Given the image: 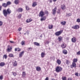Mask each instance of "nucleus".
Returning a JSON list of instances; mask_svg holds the SVG:
<instances>
[{
	"mask_svg": "<svg viewBox=\"0 0 80 80\" xmlns=\"http://www.w3.org/2000/svg\"><path fill=\"white\" fill-rule=\"evenodd\" d=\"M2 12L4 16L6 17L8 14H10L11 13V10L10 9L8 8L7 10L6 9L3 10Z\"/></svg>",
	"mask_w": 80,
	"mask_h": 80,
	"instance_id": "obj_1",
	"label": "nucleus"
},
{
	"mask_svg": "<svg viewBox=\"0 0 80 80\" xmlns=\"http://www.w3.org/2000/svg\"><path fill=\"white\" fill-rule=\"evenodd\" d=\"M62 70V68L58 66L56 68V72H60Z\"/></svg>",
	"mask_w": 80,
	"mask_h": 80,
	"instance_id": "obj_2",
	"label": "nucleus"
},
{
	"mask_svg": "<svg viewBox=\"0 0 80 80\" xmlns=\"http://www.w3.org/2000/svg\"><path fill=\"white\" fill-rule=\"evenodd\" d=\"M62 32L63 31H60L58 32H56L55 33V35L56 36H59V35H60L61 33H62Z\"/></svg>",
	"mask_w": 80,
	"mask_h": 80,
	"instance_id": "obj_3",
	"label": "nucleus"
},
{
	"mask_svg": "<svg viewBox=\"0 0 80 80\" xmlns=\"http://www.w3.org/2000/svg\"><path fill=\"white\" fill-rule=\"evenodd\" d=\"M44 15V12L42 10L41 11L39 14V17H43V16Z\"/></svg>",
	"mask_w": 80,
	"mask_h": 80,
	"instance_id": "obj_4",
	"label": "nucleus"
},
{
	"mask_svg": "<svg viewBox=\"0 0 80 80\" xmlns=\"http://www.w3.org/2000/svg\"><path fill=\"white\" fill-rule=\"evenodd\" d=\"M56 11H57V7H55V8L52 10V14L54 15H55L56 13Z\"/></svg>",
	"mask_w": 80,
	"mask_h": 80,
	"instance_id": "obj_5",
	"label": "nucleus"
},
{
	"mask_svg": "<svg viewBox=\"0 0 80 80\" xmlns=\"http://www.w3.org/2000/svg\"><path fill=\"white\" fill-rule=\"evenodd\" d=\"M72 28H74V29H77L79 28V26H78V25H76L72 27Z\"/></svg>",
	"mask_w": 80,
	"mask_h": 80,
	"instance_id": "obj_6",
	"label": "nucleus"
},
{
	"mask_svg": "<svg viewBox=\"0 0 80 80\" xmlns=\"http://www.w3.org/2000/svg\"><path fill=\"white\" fill-rule=\"evenodd\" d=\"M12 64L14 67H16L17 65V62L16 61H14L12 62Z\"/></svg>",
	"mask_w": 80,
	"mask_h": 80,
	"instance_id": "obj_7",
	"label": "nucleus"
},
{
	"mask_svg": "<svg viewBox=\"0 0 80 80\" xmlns=\"http://www.w3.org/2000/svg\"><path fill=\"white\" fill-rule=\"evenodd\" d=\"M24 51H22L21 52H20L19 54V57H22V56L24 54Z\"/></svg>",
	"mask_w": 80,
	"mask_h": 80,
	"instance_id": "obj_8",
	"label": "nucleus"
},
{
	"mask_svg": "<svg viewBox=\"0 0 80 80\" xmlns=\"http://www.w3.org/2000/svg\"><path fill=\"white\" fill-rule=\"evenodd\" d=\"M32 19L30 18V19H27L26 22L27 23H29L32 22Z\"/></svg>",
	"mask_w": 80,
	"mask_h": 80,
	"instance_id": "obj_9",
	"label": "nucleus"
},
{
	"mask_svg": "<svg viewBox=\"0 0 80 80\" xmlns=\"http://www.w3.org/2000/svg\"><path fill=\"white\" fill-rule=\"evenodd\" d=\"M76 38H72V42H73V43H75L76 42Z\"/></svg>",
	"mask_w": 80,
	"mask_h": 80,
	"instance_id": "obj_10",
	"label": "nucleus"
},
{
	"mask_svg": "<svg viewBox=\"0 0 80 80\" xmlns=\"http://www.w3.org/2000/svg\"><path fill=\"white\" fill-rule=\"evenodd\" d=\"M45 20H46V17H45V16H44L43 18H41L40 20L41 22H42V21H45Z\"/></svg>",
	"mask_w": 80,
	"mask_h": 80,
	"instance_id": "obj_11",
	"label": "nucleus"
},
{
	"mask_svg": "<svg viewBox=\"0 0 80 80\" xmlns=\"http://www.w3.org/2000/svg\"><path fill=\"white\" fill-rule=\"evenodd\" d=\"M45 54L43 52H42L41 54V58H44L45 57Z\"/></svg>",
	"mask_w": 80,
	"mask_h": 80,
	"instance_id": "obj_12",
	"label": "nucleus"
},
{
	"mask_svg": "<svg viewBox=\"0 0 80 80\" xmlns=\"http://www.w3.org/2000/svg\"><path fill=\"white\" fill-rule=\"evenodd\" d=\"M37 71H40L41 68L39 66H37L36 68Z\"/></svg>",
	"mask_w": 80,
	"mask_h": 80,
	"instance_id": "obj_13",
	"label": "nucleus"
},
{
	"mask_svg": "<svg viewBox=\"0 0 80 80\" xmlns=\"http://www.w3.org/2000/svg\"><path fill=\"white\" fill-rule=\"evenodd\" d=\"M37 5V3L36 2H33L32 3V6L33 7H35Z\"/></svg>",
	"mask_w": 80,
	"mask_h": 80,
	"instance_id": "obj_14",
	"label": "nucleus"
},
{
	"mask_svg": "<svg viewBox=\"0 0 80 80\" xmlns=\"http://www.w3.org/2000/svg\"><path fill=\"white\" fill-rule=\"evenodd\" d=\"M61 8L62 9V10H65V8H66V7H65V6L64 5H62L61 6Z\"/></svg>",
	"mask_w": 80,
	"mask_h": 80,
	"instance_id": "obj_15",
	"label": "nucleus"
},
{
	"mask_svg": "<svg viewBox=\"0 0 80 80\" xmlns=\"http://www.w3.org/2000/svg\"><path fill=\"white\" fill-rule=\"evenodd\" d=\"M17 11L19 12H22L23 11V9L22 8H19L18 9Z\"/></svg>",
	"mask_w": 80,
	"mask_h": 80,
	"instance_id": "obj_16",
	"label": "nucleus"
},
{
	"mask_svg": "<svg viewBox=\"0 0 80 80\" xmlns=\"http://www.w3.org/2000/svg\"><path fill=\"white\" fill-rule=\"evenodd\" d=\"M71 68H73V67H76V64L75 63V62H73L72 63V67L71 66Z\"/></svg>",
	"mask_w": 80,
	"mask_h": 80,
	"instance_id": "obj_17",
	"label": "nucleus"
},
{
	"mask_svg": "<svg viewBox=\"0 0 80 80\" xmlns=\"http://www.w3.org/2000/svg\"><path fill=\"white\" fill-rule=\"evenodd\" d=\"M61 24L62 25H65V24H66V22L65 21L61 22Z\"/></svg>",
	"mask_w": 80,
	"mask_h": 80,
	"instance_id": "obj_18",
	"label": "nucleus"
},
{
	"mask_svg": "<svg viewBox=\"0 0 80 80\" xmlns=\"http://www.w3.org/2000/svg\"><path fill=\"white\" fill-rule=\"evenodd\" d=\"M2 7H8L7 4H6L5 3H2Z\"/></svg>",
	"mask_w": 80,
	"mask_h": 80,
	"instance_id": "obj_19",
	"label": "nucleus"
},
{
	"mask_svg": "<svg viewBox=\"0 0 80 80\" xmlns=\"http://www.w3.org/2000/svg\"><path fill=\"white\" fill-rule=\"evenodd\" d=\"M19 3V0H15L14 1V3L16 5H17Z\"/></svg>",
	"mask_w": 80,
	"mask_h": 80,
	"instance_id": "obj_20",
	"label": "nucleus"
},
{
	"mask_svg": "<svg viewBox=\"0 0 80 80\" xmlns=\"http://www.w3.org/2000/svg\"><path fill=\"white\" fill-rule=\"evenodd\" d=\"M5 65V64L4 62H1L0 63V66L1 67H3Z\"/></svg>",
	"mask_w": 80,
	"mask_h": 80,
	"instance_id": "obj_21",
	"label": "nucleus"
},
{
	"mask_svg": "<svg viewBox=\"0 0 80 80\" xmlns=\"http://www.w3.org/2000/svg\"><path fill=\"white\" fill-rule=\"evenodd\" d=\"M12 47H10V48H8L7 49V51L8 52H10L11 51V50H12Z\"/></svg>",
	"mask_w": 80,
	"mask_h": 80,
	"instance_id": "obj_22",
	"label": "nucleus"
},
{
	"mask_svg": "<svg viewBox=\"0 0 80 80\" xmlns=\"http://www.w3.org/2000/svg\"><path fill=\"white\" fill-rule=\"evenodd\" d=\"M57 62L58 63V65H60L61 64V61L59 59H58L57 60Z\"/></svg>",
	"mask_w": 80,
	"mask_h": 80,
	"instance_id": "obj_23",
	"label": "nucleus"
},
{
	"mask_svg": "<svg viewBox=\"0 0 80 80\" xmlns=\"http://www.w3.org/2000/svg\"><path fill=\"white\" fill-rule=\"evenodd\" d=\"M26 75V73H25V72H22V77H24V78L25 77V75Z\"/></svg>",
	"mask_w": 80,
	"mask_h": 80,
	"instance_id": "obj_24",
	"label": "nucleus"
},
{
	"mask_svg": "<svg viewBox=\"0 0 80 80\" xmlns=\"http://www.w3.org/2000/svg\"><path fill=\"white\" fill-rule=\"evenodd\" d=\"M58 41L59 42H60L62 41V38L61 36H59L58 37Z\"/></svg>",
	"mask_w": 80,
	"mask_h": 80,
	"instance_id": "obj_25",
	"label": "nucleus"
},
{
	"mask_svg": "<svg viewBox=\"0 0 80 80\" xmlns=\"http://www.w3.org/2000/svg\"><path fill=\"white\" fill-rule=\"evenodd\" d=\"M63 53H64V54L66 55V54H67V50H64L63 51Z\"/></svg>",
	"mask_w": 80,
	"mask_h": 80,
	"instance_id": "obj_26",
	"label": "nucleus"
},
{
	"mask_svg": "<svg viewBox=\"0 0 80 80\" xmlns=\"http://www.w3.org/2000/svg\"><path fill=\"white\" fill-rule=\"evenodd\" d=\"M53 28V25H49L48 26V28L49 29H52V28Z\"/></svg>",
	"mask_w": 80,
	"mask_h": 80,
	"instance_id": "obj_27",
	"label": "nucleus"
},
{
	"mask_svg": "<svg viewBox=\"0 0 80 80\" xmlns=\"http://www.w3.org/2000/svg\"><path fill=\"white\" fill-rule=\"evenodd\" d=\"M35 45H36V46H40V44L37 42H34V43Z\"/></svg>",
	"mask_w": 80,
	"mask_h": 80,
	"instance_id": "obj_28",
	"label": "nucleus"
},
{
	"mask_svg": "<svg viewBox=\"0 0 80 80\" xmlns=\"http://www.w3.org/2000/svg\"><path fill=\"white\" fill-rule=\"evenodd\" d=\"M61 47H62V48H65L66 47V46L65 45H64V44H62L61 46Z\"/></svg>",
	"mask_w": 80,
	"mask_h": 80,
	"instance_id": "obj_29",
	"label": "nucleus"
},
{
	"mask_svg": "<svg viewBox=\"0 0 80 80\" xmlns=\"http://www.w3.org/2000/svg\"><path fill=\"white\" fill-rule=\"evenodd\" d=\"M21 44L22 45H25V41H22L21 42Z\"/></svg>",
	"mask_w": 80,
	"mask_h": 80,
	"instance_id": "obj_30",
	"label": "nucleus"
},
{
	"mask_svg": "<svg viewBox=\"0 0 80 80\" xmlns=\"http://www.w3.org/2000/svg\"><path fill=\"white\" fill-rule=\"evenodd\" d=\"M9 57H13V54H10L9 55Z\"/></svg>",
	"mask_w": 80,
	"mask_h": 80,
	"instance_id": "obj_31",
	"label": "nucleus"
},
{
	"mask_svg": "<svg viewBox=\"0 0 80 80\" xmlns=\"http://www.w3.org/2000/svg\"><path fill=\"white\" fill-rule=\"evenodd\" d=\"M7 5H11V2H10V1H8L7 2Z\"/></svg>",
	"mask_w": 80,
	"mask_h": 80,
	"instance_id": "obj_32",
	"label": "nucleus"
},
{
	"mask_svg": "<svg viewBox=\"0 0 80 80\" xmlns=\"http://www.w3.org/2000/svg\"><path fill=\"white\" fill-rule=\"evenodd\" d=\"M77 62V59H74L73 60V62H74V63H75V62Z\"/></svg>",
	"mask_w": 80,
	"mask_h": 80,
	"instance_id": "obj_33",
	"label": "nucleus"
},
{
	"mask_svg": "<svg viewBox=\"0 0 80 80\" xmlns=\"http://www.w3.org/2000/svg\"><path fill=\"white\" fill-rule=\"evenodd\" d=\"M5 58V59H7V56L5 54L3 57V58Z\"/></svg>",
	"mask_w": 80,
	"mask_h": 80,
	"instance_id": "obj_34",
	"label": "nucleus"
},
{
	"mask_svg": "<svg viewBox=\"0 0 80 80\" xmlns=\"http://www.w3.org/2000/svg\"><path fill=\"white\" fill-rule=\"evenodd\" d=\"M22 17V15L21 14H19L18 16V18L19 19H20V18H21V17Z\"/></svg>",
	"mask_w": 80,
	"mask_h": 80,
	"instance_id": "obj_35",
	"label": "nucleus"
},
{
	"mask_svg": "<svg viewBox=\"0 0 80 80\" xmlns=\"http://www.w3.org/2000/svg\"><path fill=\"white\" fill-rule=\"evenodd\" d=\"M62 80H66V77H62Z\"/></svg>",
	"mask_w": 80,
	"mask_h": 80,
	"instance_id": "obj_36",
	"label": "nucleus"
},
{
	"mask_svg": "<svg viewBox=\"0 0 80 80\" xmlns=\"http://www.w3.org/2000/svg\"><path fill=\"white\" fill-rule=\"evenodd\" d=\"M3 77L2 76H0V80H3Z\"/></svg>",
	"mask_w": 80,
	"mask_h": 80,
	"instance_id": "obj_37",
	"label": "nucleus"
},
{
	"mask_svg": "<svg viewBox=\"0 0 80 80\" xmlns=\"http://www.w3.org/2000/svg\"><path fill=\"white\" fill-rule=\"evenodd\" d=\"M77 22H78V23H80V19H78L77 20Z\"/></svg>",
	"mask_w": 80,
	"mask_h": 80,
	"instance_id": "obj_38",
	"label": "nucleus"
},
{
	"mask_svg": "<svg viewBox=\"0 0 80 80\" xmlns=\"http://www.w3.org/2000/svg\"><path fill=\"white\" fill-rule=\"evenodd\" d=\"M12 73L14 76H16V75H17V73H16V72H12Z\"/></svg>",
	"mask_w": 80,
	"mask_h": 80,
	"instance_id": "obj_39",
	"label": "nucleus"
},
{
	"mask_svg": "<svg viewBox=\"0 0 80 80\" xmlns=\"http://www.w3.org/2000/svg\"><path fill=\"white\" fill-rule=\"evenodd\" d=\"M32 49L31 48H28V51H30V50H32Z\"/></svg>",
	"mask_w": 80,
	"mask_h": 80,
	"instance_id": "obj_40",
	"label": "nucleus"
},
{
	"mask_svg": "<svg viewBox=\"0 0 80 80\" xmlns=\"http://www.w3.org/2000/svg\"><path fill=\"white\" fill-rule=\"evenodd\" d=\"M77 54L78 55H80V51H79L78 52H77Z\"/></svg>",
	"mask_w": 80,
	"mask_h": 80,
	"instance_id": "obj_41",
	"label": "nucleus"
},
{
	"mask_svg": "<svg viewBox=\"0 0 80 80\" xmlns=\"http://www.w3.org/2000/svg\"><path fill=\"white\" fill-rule=\"evenodd\" d=\"M9 42H10L11 43H15V42L13 41H10Z\"/></svg>",
	"mask_w": 80,
	"mask_h": 80,
	"instance_id": "obj_42",
	"label": "nucleus"
},
{
	"mask_svg": "<svg viewBox=\"0 0 80 80\" xmlns=\"http://www.w3.org/2000/svg\"><path fill=\"white\" fill-rule=\"evenodd\" d=\"M3 24V22L2 21H0V26H2Z\"/></svg>",
	"mask_w": 80,
	"mask_h": 80,
	"instance_id": "obj_43",
	"label": "nucleus"
},
{
	"mask_svg": "<svg viewBox=\"0 0 80 80\" xmlns=\"http://www.w3.org/2000/svg\"><path fill=\"white\" fill-rule=\"evenodd\" d=\"M50 42L49 41H46V43H45V44H49Z\"/></svg>",
	"mask_w": 80,
	"mask_h": 80,
	"instance_id": "obj_44",
	"label": "nucleus"
},
{
	"mask_svg": "<svg viewBox=\"0 0 80 80\" xmlns=\"http://www.w3.org/2000/svg\"><path fill=\"white\" fill-rule=\"evenodd\" d=\"M26 10H29V8H28V6H26Z\"/></svg>",
	"mask_w": 80,
	"mask_h": 80,
	"instance_id": "obj_45",
	"label": "nucleus"
},
{
	"mask_svg": "<svg viewBox=\"0 0 80 80\" xmlns=\"http://www.w3.org/2000/svg\"><path fill=\"white\" fill-rule=\"evenodd\" d=\"M45 13H46V14H48V11H45Z\"/></svg>",
	"mask_w": 80,
	"mask_h": 80,
	"instance_id": "obj_46",
	"label": "nucleus"
},
{
	"mask_svg": "<svg viewBox=\"0 0 80 80\" xmlns=\"http://www.w3.org/2000/svg\"><path fill=\"white\" fill-rule=\"evenodd\" d=\"M22 30V28H19L18 29V30L19 31V32H20L21 30Z\"/></svg>",
	"mask_w": 80,
	"mask_h": 80,
	"instance_id": "obj_47",
	"label": "nucleus"
},
{
	"mask_svg": "<svg viewBox=\"0 0 80 80\" xmlns=\"http://www.w3.org/2000/svg\"><path fill=\"white\" fill-rule=\"evenodd\" d=\"M57 13H60V10L58 9V11H57Z\"/></svg>",
	"mask_w": 80,
	"mask_h": 80,
	"instance_id": "obj_48",
	"label": "nucleus"
},
{
	"mask_svg": "<svg viewBox=\"0 0 80 80\" xmlns=\"http://www.w3.org/2000/svg\"><path fill=\"white\" fill-rule=\"evenodd\" d=\"M18 49H19V48H16L15 49V50L16 52L17 50L18 51Z\"/></svg>",
	"mask_w": 80,
	"mask_h": 80,
	"instance_id": "obj_49",
	"label": "nucleus"
},
{
	"mask_svg": "<svg viewBox=\"0 0 80 80\" xmlns=\"http://www.w3.org/2000/svg\"><path fill=\"white\" fill-rule=\"evenodd\" d=\"M68 80H72V79L71 78H68Z\"/></svg>",
	"mask_w": 80,
	"mask_h": 80,
	"instance_id": "obj_50",
	"label": "nucleus"
},
{
	"mask_svg": "<svg viewBox=\"0 0 80 80\" xmlns=\"http://www.w3.org/2000/svg\"><path fill=\"white\" fill-rule=\"evenodd\" d=\"M68 16H69V17H70V16H71V15H72V13H69L68 14Z\"/></svg>",
	"mask_w": 80,
	"mask_h": 80,
	"instance_id": "obj_51",
	"label": "nucleus"
},
{
	"mask_svg": "<svg viewBox=\"0 0 80 80\" xmlns=\"http://www.w3.org/2000/svg\"><path fill=\"white\" fill-rule=\"evenodd\" d=\"M75 75L76 76H78V73H76L75 74Z\"/></svg>",
	"mask_w": 80,
	"mask_h": 80,
	"instance_id": "obj_52",
	"label": "nucleus"
},
{
	"mask_svg": "<svg viewBox=\"0 0 80 80\" xmlns=\"http://www.w3.org/2000/svg\"><path fill=\"white\" fill-rule=\"evenodd\" d=\"M20 51H21V49H20L19 48V49H18V52H20Z\"/></svg>",
	"mask_w": 80,
	"mask_h": 80,
	"instance_id": "obj_53",
	"label": "nucleus"
},
{
	"mask_svg": "<svg viewBox=\"0 0 80 80\" xmlns=\"http://www.w3.org/2000/svg\"><path fill=\"white\" fill-rule=\"evenodd\" d=\"M66 63L67 64H69V63H68V60L66 61Z\"/></svg>",
	"mask_w": 80,
	"mask_h": 80,
	"instance_id": "obj_54",
	"label": "nucleus"
},
{
	"mask_svg": "<svg viewBox=\"0 0 80 80\" xmlns=\"http://www.w3.org/2000/svg\"><path fill=\"white\" fill-rule=\"evenodd\" d=\"M45 80H48V77H47L45 79Z\"/></svg>",
	"mask_w": 80,
	"mask_h": 80,
	"instance_id": "obj_55",
	"label": "nucleus"
},
{
	"mask_svg": "<svg viewBox=\"0 0 80 80\" xmlns=\"http://www.w3.org/2000/svg\"><path fill=\"white\" fill-rule=\"evenodd\" d=\"M27 33L28 35V34H29V31H27Z\"/></svg>",
	"mask_w": 80,
	"mask_h": 80,
	"instance_id": "obj_56",
	"label": "nucleus"
},
{
	"mask_svg": "<svg viewBox=\"0 0 80 80\" xmlns=\"http://www.w3.org/2000/svg\"><path fill=\"white\" fill-rule=\"evenodd\" d=\"M66 16L69 17L68 15V13H67L66 14Z\"/></svg>",
	"mask_w": 80,
	"mask_h": 80,
	"instance_id": "obj_57",
	"label": "nucleus"
},
{
	"mask_svg": "<svg viewBox=\"0 0 80 80\" xmlns=\"http://www.w3.org/2000/svg\"><path fill=\"white\" fill-rule=\"evenodd\" d=\"M2 10V6H0V11Z\"/></svg>",
	"mask_w": 80,
	"mask_h": 80,
	"instance_id": "obj_58",
	"label": "nucleus"
},
{
	"mask_svg": "<svg viewBox=\"0 0 80 80\" xmlns=\"http://www.w3.org/2000/svg\"><path fill=\"white\" fill-rule=\"evenodd\" d=\"M42 34H41V35L40 36V37H41V38H42Z\"/></svg>",
	"mask_w": 80,
	"mask_h": 80,
	"instance_id": "obj_59",
	"label": "nucleus"
},
{
	"mask_svg": "<svg viewBox=\"0 0 80 80\" xmlns=\"http://www.w3.org/2000/svg\"><path fill=\"white\" fill-rule=\"evenodd\" d=\"M50 2L52 3V0H50Z\"/></svg>",
	"mask_w": 80,
	"mask_h": 80,
	"instance_id": "obj_60",
	"label": "nucleus"
},
{
	"mask_svg": "<svg viewBox=\"0 0 80 80\" xmlns=\"http://www.w3.org/2000/svg\"><path fill=\"white\" fill-rule=\"evenodd\" d=\"M57 1V0H53V1L55 2H56Z\"/></svg>",
	"mask_w": 80,
	"mask_h": 80,
	"instance_id": "obj_61",
	"label": "nucleus"
},
{
	"mask_svg": "<svg viewBox=\"0 0 80 80\" xmlns=\"http://www.w3.org/2000/svg\"><path fill=\"white\" fill-rule=\"evenodd\" d=\"M26 33H24V35H26Z\"/></svg>",
	"mask_w": 80,
	"mask_h": 80,
	"instance_id": "obj_62",
	"label": "nucleus"
},
{
	"mask_svg": "<svg viewBox=\"0 0 80 80\" xmlns=\"http://www.w3.org/2000/svg\"><path fill=\"white\" fill-rule=\"evenodd\" d=\"M3 0H0V1H2Z\"/></svg>",
	"mask_w": 80,
	"mask_h": 80,
	"instance_id": "obj_63",
	"label": "nucleus"
},
{
	"mask_svg": "<svg viewBox=\"0 0 80 80\" xmlns=\"http://www.w3.org/2000/svg\"><path fill=\"white\" fill-rule=\"evenodd\" d=\"M79 67H80V65H79Z\"/></svg>",
	"mask_w": 80,
	"mask_h": 80,
	"instance_id": "obj_64",
	"label": "nucleus"
}]
</instances>
